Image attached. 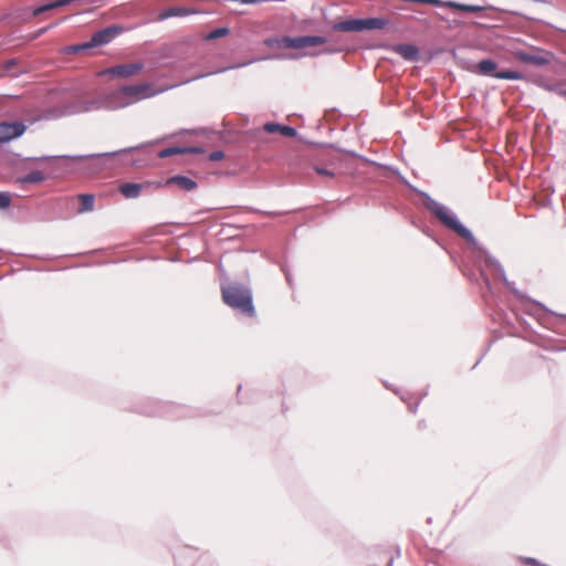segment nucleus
I'll list each match as a JSON object with an SVG mask.
<instances>
[{
	"label": "nucleus",
	"mask_w": 566,
	"mask_h": 566,
	"mask_svg": "<svg viewBox=\"0 0 566 566\" xmlns=\"http://www.w3.org/2000/svg\"><path fill=\"white\" fill-rule=\"evenodd\" d=\"M151 85L150 84H137V85H127L118 90L112 95L113 99L109 101L107 106L112 108L124 107L133 102L139 101L144 97H148L151 95Z\"/></svg>",
	"instance_id": "7ed1b4c3"
},
{
	"label": "nucleus",
	"mask_w": 566,
	"mask_h": 566,
	"mask_svg": "<svg viewBox=\"0 0 566 566\" xmlns=\"http://www.w3.org/2000/svg\"><path fill=\"white\" fill-rule=\"evenodd\" d=\"M326 42H327L326 38L318 36V35H304V36H296V38L285 36V40H283V43L285 44V49H294V50L303 51L300 54L290 55L289 57H291V59H295L298 56H314L317 54L316 52H310V51H304V50H306L308 48L325 44Z\"/></svg>",
	"instance_id": "20e7f679"
},
{
	"label": "nucleus",
	"mask_w": 566,
	"mask_h": 566,
	"mask_svg": "<svg viewBox=\"0 0 566 566\" xmlns=\"http://www.w3.org/2000/svg\"><path fill=\"white\" fill-rule=\"evenodd\" d=\"M515 56L517 60H520L522 62L534 64V65H543L547 62L546 59H544L542 56L533 55V54H530L526 52H516Z\"/></svg>",
	"instance_id": "4468645a"
},
{
	"label": "nucleus",
	"mask_w": 566,
	"mask_h": 566,
	"mask_svg": "<svg viewBox=\"0 0 566 566\" xmlns=\"http://www.w3.org/2000/svg\"><path fill=\"white\" fill-rule=\"evenodd\" d=\"M518 559L524 565H530V566H547V565L542 564L541 562H538L537 559L532 558V557H520Z\"/></svg>",
	"instance_id": "412c9836"
},
{
	"label": "nucleus",
	"mask_w": 566,
	"mask_h": 566,
	"mask_svg": "<svg viewBox=\"0 0 566 566\" xmlns=\"http://www.w3.org/2000/svg\"><path fill=\"white\" fill-rule=\"evenodd\" d=\"M24 130L25 126L22 123H0V144L21 136Z\"/></svg>",
	"instance_id": "6e6552de"
},
{
	"label": "nucleus",
	"mask_w": 566,
	"mask_h": 566,
	"mask_svg": "<svg viewBox=\"0 0 566 566\" xmlns=\"http://www.w3.org/2000/svg\"><path fill=\"white\" fill-rule=\"evenodd\" d=\"M386 27V20L381 18L349 19L333 25L335 31L359 32L363 30H379Z\"/></svg>",
	"instance_id": "39448f33"
},
{
	"label": "nucleus",
	"mask_w": 566,
	"mask_h": 566,
	"mask_svg": "<svg viewBox=\"0 0 566 566\" xmlns=\"http://www.w3.org/2000/svg\"><path fill=\"white\" fill-rule=\"evenodd\" d=\"M78 200L81 203V206L78 208L80 213L92 211L94 209V196L93 195H90V193L80 195Z\"/></svg>",
	"instance_id": "dca6fc26"
},
{
	"label": "nucleus",
	"mask_w": 566,
	"mask_h": 566,
	"mask_svg": "<svg viewBox=\"0 0 566 566\" xmlns=\"http://www.w3.org/2000/svg\"><path fill=\"white\" fill-rule=\"evenodd\" d=\"M222 300L230 307L240 311L247 316H254L255 311L252 303L251 291L238 283L228 284L221 287Z\"/></svg>",
	"instance_id": "f257e3e1"
},
{
	"label": "nucleus",
	"mask_w": 566,
	"mask_h": 566,
	"mask_svg": "<svg viewBox=\"0 0 566 566\" xmlns=\"http://www.w3.org/2000/svg\"><path fill=\"white\" fill-rule=\"evenodd\" d=\"M13 64H14V61H9V62H7L6 66L8 69L10 65H13Z\"/></svg>",
	"instance_id": "a878e982"
},
{
	"label": "nucleus",
	"mask_w": 566,
	"mask_h": 566,
	"mask_svg": "<svg viewBox=\"0 0 566 566\" xmlns=\"http://www.w3.org/2000/svg\"><path fill=\"white\" fill-rule=\"evenodd\" d=\"M223 157H224V154H223V151H221V150L212 151V153L209 155V159H210L211 161H218V160H221Z\"/></svg>",
	"instance_id": "b1692460"
},
{
	"label": "nucleus",
	"mask_w": 566,
	"mask_h": 566,
	"mask_svg": "<svg viewBox=\"0 0 566 566\" xmlns=\"http://www.w3.org/2000/svg\"><path fill=\"white\" fill-rule=\"evenodd\" d=\"M185 14H187V10L179 8V7H174V8L167 9L163 13H160V19H167L170 17H179V15H185Z\"/></svg>",
	"instance_id": "a211bd4d"
},
{
	"label": "nucleus",
	"mask_w": 566,
	"mask_h": 566,
	"mask_svg": "<svg viewBox=\"0 0 566 566\" xmlns=\"http://www.w3.org/2000/svg\"><path fill=\"white\" fill-rule=\"evenodd\" d=\"M167 185H177L180 189L191 191L197 188V182L185 176H174L167 180Z\"/></svg>",
	"instance_id": "f8f14e48"
},
{
	"label": "nucleus",
	"mask_w": 566,
	"mask_h": 566,
	"mask_svg": "<svg viewBox=\"0 0 566 566\" xmlns=\"http://www.w3.org/2000/svg\"><path fill=\"white\" fill-rule=\"evenodd\" d=\"M263 129L269 134L280 133L286 137H295L297 134L295 128L276 123H266L264 124Z\"/></svg>",
	"instance_id": "9d476101"
},
{
	"label": "nucleus",
	"mask_w": 566,
	"mask_h": 566,
	"mask_svg": "<svg viewBox=\"0 0 566 566\" xmlns=\"http://www.w3.org/2000/svg\"><path fill=\"white\" fill-rule=\"evenodd\" d=\"M44 180L43 172L35 170L31 171L30 174L19 178V182L21 184H38Z\"/></svg>",
	"instance_id": "f3484780"
},
{
	"label": "nucleus",
	"mask_w": 566,
	"mask_h": 566,
	"mask_svg": "<svg viewBox=\"0 0 566 566\" xmlns=\"http://www.w3.org/2000/svg\"><path fill=\"white\" fill-rule=\"evenodd\" d=\"M476 70L482 75L493 76L501 80H521L522 74L516 71H500L496 72V63L492 60H482L476 64Z\"/></svg>",
	"instance_id": "0eeeda50"
},
{
	"label": "nucleus",
	"mask_w": 566,
	"mask_h": 566,
	"mask_svg": "<svg viewBox=\"0 0 566 566\" xmlns=\"http://www.w3.org/2000/svg\"><path fill=\"white\" fill-rule=\"evenodd\" d=\"M424 206L446 228L452 230L461 238L472 239L471 232L450 213L448 208L431 198H427Z\"/></svg>",
	"instance_id": "f03ea898"
},
{
	"label": "nucleus",
	"mask_w": 566,
	"mask_h": 566,
	"mask_svg": "<svg viewBox=\"0 0 566 566\" xmlns=\"http://www.w3.org/2000/svg\"><path fill=\"white\" fill-rule=\"evenodd\" d=\"M446 4L449 8H454V9L464 11V12H478V11H480V8L475 7V6L460 4V3H455V2H448Z\"/></svg>",
	"instance_id": "aec40b11"
},
{
	"label": "nucleus",
	"mask_w": 566,
	"mask_h": 566,
	"mask_svg": "<svg viewBox=\"0 0 566 566\" xmlns=\"http://www.w3.org/2000/svg\"><path fill=\"white\" fill-rule=\"evenodd\" d=\"M144 69V64L142 62H135L129 64H120L107 69L104 71L106 74H112L119 77H130Z\"/></svg>",
	"instance_id": "1a4fd4ad"
},
{
	"label": "nucleus",
	"mask_w": 566,
	"mask_h": 566,
	"mask_svg": "<svg viewBox=\"0 0 566 566\" xmlns=\"http://www.w3.org/2000/svg\"><path fill=\"white\" fill-rule=\"evenodd\" d=\"M315 170L321 176H326V177H333L334 176V174L332 171H329L327 169H324V168L316 167Z\"/></svg>",
	"instance_id": "393cba45"
},
{
	"label": "nucleus",
	"mask_w": 566,
	"mask_h": 566,
	"mask_svg": "<svg viewBox=\"0 0 566 566\" xmlns=\"http://www.w3.org/2000/svg\"><path fill=\"white\" fill-rule=\"evenodd\" d=\"M117 154H119V151H116V153H109V154H107V155H108V156H115V155H117Z\"/></svg>",
	"instance_id": "bb28decb"
},
{
	"label": "nucleus",
	"mask_w": 566,
	"mask_h": 566,
	"mask_svg": "<svg viewBox=\"0 0 566 566\" xmlns=\"http://www.w3.org/2000/svg\"><path fill=\"white\" fill-rule=\"evenodd\" d=\"M11 199L7 193H0V209H6L10 206Z\"/></svg>",
	"instance_id": "5701e85b"
},
{
	"label": "nucleus",
	"mask_w": 566,
	"mask_h": 566,
	"mask_svg": "<svg viewBox=\"0 0 566 566\" xmlns=\"http://www.w3.org/2000/svg\"><path fill=\"white\" fill-rule=\"evenodd\" d=\"M283 40H285V36H275L270 38L264 41L265 45L271 49H285V44L283 43Z\"/></svg>",
	"instance_id": "6ab92c4d"
},
{
	"label": "nucleus",
	"mask_w": 566,
	"mask_h": 566,
	"mask_svg": "<svg viewBox=\"0 0 566 566\" xmlns=\"http://www.w3.org/2000/svg\"><path fill=\"white\" fill-rule=\"evenodd\" d=\"M227 33H228V29L219 28V29H216L212 32H210V34L208 35V39H218V38L226 35Z\"/></svg>",
	"instance_id": "4be33fe9"
},
{
	"label": "nucleus",
	"mask_w": 566,
	"mask_h": 566,
	"mask_svg": "<svg viewBox=\"0 0 566 566\" xmlns=\"http://www.w3.org/2000/svg\"><path fill=\"white\" fill-rule=\"evenodd\" d=\"M142 185L139 184H133V182H126L120 185L119 191L122 195L126 198H137L140 193Z\"/></svg>",
	"instance_id": "ddd939ff"
},
{
	"label": "nucleus",
	"mask_w": 566,
	"mask_h": 566,
	"mask_svg": "<svg viewBox=\"0 0 566 566\" xmlns=\"http://www.w3.org/2000/svg\"><path fill=\"white\" fill-rule=\"evenodd\" d=\"M394 51L407 61H416L419 55V50L412 44H399L394 48Z\"/></svg>",
	"instance_id": "9b49d317"
},
{
	"label": "nucleus",
	"mask_w": 566,
	"mask_h": 566,
	"mask_svg": "<svg viewBox=\"0 0 566 566\" xmlns=\"http://www.w3.org/2000/svg\"><path fill=\"white\" fill-rule=\"evenodd\" d=\"M196 151H199V149H197V148L168 147V148L161 149L158 153V156L160 158H167V157H170V156H174V155L186 154V153H196Z\"/></svg>",
	"instance_id": "2eb2a0df"
},
{
	"label": "nucleus",
	"mask_w": 566,
	"mask_h": 566,
	"mask_svg": "<svg viewBox=\"0 0 566 566\" xmlns=\"http://www.w3.org/2000/svg\"><path fill=\"white\" fill-rule=\"evenodd\" d=\"M119 30L115 27H109L104 30H101L93 34L92 39L88 42L83 44H77L70 46L67 49V53H76L83 50H87L91 48H95L98 45H103L108 43L116 34H118Z\"/></svg>",
	"instance_id": "423d86ee"
}]
</instances>
